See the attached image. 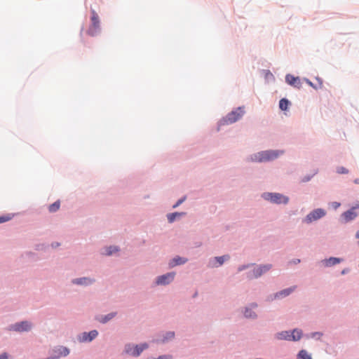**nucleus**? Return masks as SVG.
<instances>
[{"label": "nucleus", "instance_id": "obj_21", "mask_svg": "<svg viewBox=\"0 0 359 359\" xmlns=\"http://www.w3.org/2000/svg\"><path fill=\"white\" fill-rule=\"evenodd\" d=\"M114 316H115V313H111L107 316H102L100 318H98V320L102 323H105L107 321H109V320H111V318H113Z\"/></svg>", "mask_w": 359, "mask_h": 359}, {"label": "nucleus", "instance_id": "obj_11", "mask_svg": "<svg viewBox=\"0 0 359 359\" xmlns=\"http://www.w3.org/2000/svg\"><path fill=\"white\" fill-rule=\"evenodd\" d=\"M285 81L288 84L295 88H300L302 86L301 80L299 77H295L292 75L287 74L285 76Z\"/></svg>", "mask_w": 359, "mask_h": 359}, {"label": "nucleus", "instance_id": "obj_26", "mask_svg": "<svg viewBox=\"0 0 359 359\" xmlns=\"http://www.w3.org/2000/svg\"><path fill=\"white\" fill-rule=\"evenodd\" d=\"M229 258V257L228 255L215 257L216 260L219 262V265H222L224 260H226Z\"/></svg>", "mask_w": 359, "mask_h": 359}, {"label": "nucleus", "instance_id": "obj_22", "mask_svg": "<svg viewBox=\"0 0 359 359\" xmlns=\"http://www.w3.org/2000/svg\"><path fill=\"white\" fill-rule=\"evenodd\" d=\"M299 359H312L311 355L305 351L302 350L298 354Z\"/></svg>", "mask_w": 359, "mask_h": 359}, {"label": "nucleus", "instance_id": "obj_18", "mask_svg": "<svg viewBox=\"0 0 359 359\" xmlns=\"http://www.w3.org/2000/svg\"><path fill=\"white\" fill-rule=\"evenodd\" d=\"M289 105L290 102L285 98L281 99L279 102V107L283 111L287 110L288 109Z\"/></svg>", "mask_w": 359, "mask_h": 359}, {"label": "nucleus", "instance_id": "obj_27", "mask_svg": "<svg viewBox=\"0 0 359 359\" xmlns=\"http://www.w3.org/2000/svg\"><path fill=\"white\" fill-rule=\"evenodd\" d=\"M60 355H67L69 353V350L65 347H61L59 348Z\"/></svg>", "mask_w": 359, "mask_h": 359}, {"label": "nucleus", "instance_id": "obj_3", "mask_svg": "<svg viewBox=\"0 0 359 359\" xmlns=\"http://www.w3.org/2000/svg\"><path fill=\"white\" fill-rule=\"evenodd\" d=\"M148 348L147 344H142L140 345H136L133 346L131 344H127L125 347V351L126 353L133 355L138 356L144 349Z\"/></svg>", "mask_w": 359, "mask_h": 359}, {"label": "nucleus", "instance_id": "obj_36", "mask_svg": "<svg viewBox=\"0 0 359 359\" xmlns=\"http://www.w3.org/2000/svg\"><path fill=\"white\" fill-rule=\"evenodd\" d=\"M355 236L359 238V230L357 231Z\"/></svg>", "mask_w": 359, "mask_h": 359}, {"label": "nucleus", "instance_id": "obj_19", "mask_svg": "<svg viewBox=\"0 0 359 359\" xmlns=\"http://www.w3.org/2000/svg\"><path fill=\"white\" fill-rule=\"evenodd\" d=\"M73 283L75 284L79 285H88L92 283V280L87 278H77L73 280Z\"/></svg>", "mask_w": 359, "mask_h": 359}, {"label": "nucleus", "instance_id": "obj_2", "mask_svg": "<svg viewBox=\"0 0 359 359\" xmlns=\"http://www.w3.org/2000/svg\"><path fill=\"white\" fill-rule=\"evenodd\" d=\"M244 108L238 107L236 110L232 111L224 119V121L226 124H231L239 120L244 114Z\"/></svg>", "mask_w": 359, "mask_h": 359}, {"label": "nucleus", "instance_id": "obj_10", "mask_svg": "<svg viewBox=\"0 0 359 359\" xmlns=\"http://www.w3.org/2000/svg\"><path fill=\"white\" fill-rule=\"evenodd\" d=\"M32 325L27 321H22L19 323H16L13 325V328L17 332H25L28 331L31 329Z\"/></svg>", "mask_w": 359, "mask_h": 359}, {"label": "nucleus", "instance_id": "obj_34", "mask_svg": "<svg viewBox=\"0 0 359 359\" xmlns=\"http://www.w3.org/2000/svg\"><path fill=\"white\" fill-rule=\"evenodd\" d=\"M8 354L6 353L0 355V359H8Z\"/></svg>", "mask_w": 359, "mask_h": 359}, {"label": "nucleus", "instance_id": "obj_35", "mask_svg": "<svg viewBox=\"0 0 359 359\" xmlns=\"http://www.w3.org/2000/svg\"><path fill=\"white\" fill-rule=\"evenodd\" d=\"M321 335H322V334L320 332H314V333H312L311 337H320Z\"/></svg>", "mask_w": 359, "mask_h": 359}, {"label": "nucleus", "instance_id": "obj_17", "mask_svg": "<svg viewBox=\"0 0 359 359\" xmlns=\"http://www.w3.org/2000/svg\"><path fill=\"white\" fill-rule=\"evenodd\" d=\"M186 261V259L177 257L172 259V261L170 262V266L172 267L177 265L182 264L185 263Z\"/></svg>", "mask_w": 359, "mask_h": 359}, {"label": "nucleus", "instance_id": "obj_9", "mask_svg": "<svg viewBox=\"0 0 359 359\" xmlns=\"http://www.w3.org/2000/svg\"><path fill=\"white\" fill-rule=\"evenodd\" d=\"M175 273L173 272L158 276L156 280L157 285H167L172 282L175 278Z\"/></svg>", "mask_w": 359, "mask_h": 359}, {"label": "nucleus", "instance_id": "obj_23", "mask_svg": "<svg viewBox=\"0 0 359 359\" xmlns=\"http://www.w3.org/2000/svg\"><path fill=\"white\" fill-rule=\"evenodd\" d=\"M184 213L183 212H174V213H171V214H169L168 215V219L169 221V222H173L176 218V217H180L182 215H184Z\"/></svg>", "mask_w": 359, "mask_h": 359}, {"label": "nucleus", "instance_id": "obj_37", "mask_svg": "<svg viewBox=\"0 0 359 359\" xmlns=\"http://www.w3.org/2000/svg\"><path fill=\"white\" fill-rule=\"evenodd\" d=\"M355 183H356V184H359V180H355Z\"/></svg>", "mask_w": 359, "mask_h": 359}, {"label": "nucleus", "instance_id": "obj_16", "mask_svg": "<svg viewBox=\"0 0 359 359\" xmlns=\"http://www.w3.org/2000/svg\"><path fill=\"white\" fill-rule=\"evenodd\" d=\"M276 337L278 339H285L290 341V333L287 331H283L276 334Z\"/></svg>", "mask_w": 359, "mask_h": 359}, {"label": "nucleus", "instance_id": "obj_13", "mask_svg": "<svg viewBox=\"0 0 359 359\" xmlns=\"http://www.w3.org/2000/svg\"><path fill=\"white\" fill-rule=\"evenodd\" d=\"M302 332L301 330L294 329L290 333V341H298L301 339Z\"/></svg>", "mask_w": 359, "mask_h": 359}, {"label": "nucleus", "instance_id": "obj_38", "mask_svg": "<svg viewBox=\"0 0 359 359\" xmlns=\"http://www.w3.org/2000/svg\"><path fill=\"white\" fill-rule=\"evenodd\" d=\"M299 262H300L299 259H297V261L294 262V263H299Z\"/></svg>", "mask_w": 359, "mask_h": 359}, {"label": "nucleus", "instance_id": "obj_8", "mask_svg": "<svg viewBox=\"0 0 359 359\" xmlns=\"http://www.w3.org/2000/svg\"><path fill=\"white\" fill-rule=\"evenodd\" d=\"M356 209H359V204L355 205L352 208L341 215V217L346 222L354 219L358 216V213L355 212Z\"/></svg>", "mask_w": 359, "mask_h": 359}, {"label": "nucleus", "instance_id": "obj_7", "mask_svg": "<svg viewBox=\"0 0 359 359\" xmlns=\"http://www.w3.org/2000/svg\"><path fill=\"white\" fill-rule=\"evenodd\" d=\"M325 215V211L323 209L318 208V209L313 210L311 213H309L306 216L305 221L307 223H311L313 221L317 220V219L323 217Z\"/></svg>", "mask_w": 359, "mask_h": 359}, {"label": "nucleus", "instance_id": "obj_20", "mask_svg": "<svg viewBox=\"0 0 359 359\" xmlns=\"http://www.w3.org/2000/svg\"><path fill=\"white\" fill-rule=\"evenodd\" d=\"M60 201H57L55 203H53V204H51L49 207H48V210L50 212H56L57 210H59L60 208Z\"/></svg>", "mask_w": 359, "mask_h": 359}, {"label": "nucleus", "instance_id": "obj_6", "mask_svg": "<svg viewBox=\"0 0 359 359\" xmlns=\"http://www.w3.org/2000/svg\"><path fill=\"white\" fill-rule=\"evenodd\" d=\"M266 199L271 201L275 203H287L288 202V198L280 194H266L264 195Z\"/></svg>", "mask_w": 359, "mask_h": 359}, {"label": "nucleus", "instance_id": "obj_40", "mask_svg": "<svg viewBox=\"0 0 359 359\" xmlns=\"http://www.w3.org/2000/svg\"><path fill=\"white\" fill-rule=\"evenodd\" d=\"M358 244H359V241H358Z\"/></svg>", "mask_w": 359, "mask_h": 359}, {"label": "nucleus", "instance_id": "obj_5", "mask_svg": "<svg viewBox=\"0 0 359 359\" xmlns=\"http://www.w3.org/2000/svg\"><path fill=\"white\" fill-rule=\"evenodd\" d=\"M271 268V264H266L263 266H257L254 267V269L248 272V278H258L262 276L263 273L268 271Z\"/></svg>", "mask_w": 359, "mask_h": 359}, {"label": "nucleus", "instance_id": "obj_15", "mask_svg": "<svg viewBox=\"0 0 359 359\" xmlns=\"http://www.w3.org/2000/svg\"><path fill=\"white\" fill-rule=\"evenodd\" d=\"M295 289V287H290L285 289L282 291H280L278 293L276 294V297H286L289 295L292 292H293Z\"/></svg>", "mask_w": 359, "mask_h": 359}, {"label": "nucleus", "instance_id": "obj_32", "mask_svg": "<svg viewBox=\"0 0 359 359\" xmlns=\"http://www.w3.org/2000/svg\"><path fill=\"white\" fill-rule=\"evenodd\" d=\"M332 206L334 209H337L340 206V203L338 202L332 203Z\"/></svg>", "mask_w": 359, "mask_h": 359}, {"label": "nucleus", "instance_id": "obj_30", "mask_svg": "<svg viewBox=\"0 0 359 359\" xmlns=\"http://www.w3.org/2000/svg\"><path fill=\"white\" fill-rule=\"evenodd\" d=\"M174 337V332H168L167 334V336L165 337V339H163L162 341L164 342L166 339H172Z\"/></svg>", "mask_w": 359, "mask_h": 359}, {"label": "nucleus", "instance_id": "obj_28", "mask_svg": "<svg viewBox=\"0 0 359 359\" xmlns=\"http://www.w3.org/2000/svg\"><path fill=\"white\" fill-rule=\"evenodd\" d=\"M339 174H347L348 170L344 167H339L337 170Z\"/></svg>", "mask_w": 359, "mask_h": 359}, {"label": "nucleus", "instance_id": "obj_14", "mask_svg": "<svg viewBox=\"0 0 359 359\" xmlns=\"http://www.w3.org/2000/svg\"><path fill=\"white\" fill-rule=\"evenodd\" d=\"M341 262V259L336 257H330L328 259H325L323 261V263L325 266H330L332 265H335L337 264H339Z\"/></svg>", "mask_w": 359, "mask_h": 359}, {"label": "nucleus", "instance_id": "obj_31", "mask_svg": "<svg viewBox=\"0 0 359 359\" xmlns=\"http://www.w3.org/2000/svg\"><path fill=\"white\" fill-rule=\"evenodd\" d=\"M185 200V197L183 198H181L180 199L175 205H173V208H175L176 207H177L178 205H180L181 203H182Z\"/></svg>", "mask_w": 359, "mask_h": 359}, {"label": "nucleus", "instance_id": "obj_29", "mask_svg": "<svg viewBox=\"0 0 359 359\" xmlns=\"http://www.w3.org/2000/svg\"><path fill=\"white\" fill-rule=\"evenodd\" d=\"M11 217L9 215L0 216V224L9 221Z\"/></svg>", "mask_w": 359, "mask_h": 359}, {"label": "nucleus", "instance_id": "obj_4", "mask_svg": "<svg viewBox=\"0 0 359 359\" xmlns=\"http://www.w3.org/2000/svg\"><path fill=\"white\" fill-rule=\"evenodd\" d=\"M91 26L88 30V34L90 36H95L100 30V20L98 15L95 11H92Z\"/></svg>", "mask_w": 359, "mask_h": 359}, {"label": "nucleus", "instance_id": "obj_39", "mask_svg": "<svg viewBox=\"0 0 359 359\" xmlns=\"http://www.w3.org/2000/svg\"><path fill=\"white\" fill-rule=\"evenodd\" d=\"M252 306L253 307H256L257 306V304H252Z\"/></svg>", "mask_w": 359, "mask_h": 359}, {"label": "nucleus", "instance_id": "obj_24", "mask_svg": "<svg viewBox=\"0 0 359 359\" xmlns=\"http://www.w3.org/2000/svg\"><path fill=\"white\" fill-rule=\"evenodd\" d=\"M117 251H118V248L116 247L110 246V247L106 248L105 252H103V254H104L106 255H111L114 252H117Z\"/></svg>", "mask_w": 359, "mask_h": 359}, {"label": "nucleus", "instance_id": "obj_12", "mask_svg": "<svg viewBox=\"0 0 359 359\" xmlns=\"http://www.w3.org/2000/svg\"><path fill=\"white\" fill-rule=\"evenodd\" d=\"M98 334V332L97 330H92L88 333L84 332L82 334L81 341H92L93 339H95Z\"/></svg>", "mask_w": 359, "mask_h": 359}, {"label": "nucleus", "instance_id": "obj_25", "mask_svg": "<svg viewBox=\"0 0 359 359\" xmlns=\"http://www.w3.org/2000/svg\"><path fill=\"white\" fill-rule=\"evenodd\" d=\"M244 315L246 318H255L256 315L254 312L251 311L249 308H246Z\"/></svg>", "mask_w": 359, "mask_h": 359}, {"label": "nucleus", "instance_id": "obj_1", "mask_svg": "<svg viewBox=\"0 0 359 359\" xmlns=\"http://www.w3.org/2000/svg\"><path fill=\"white\" fill-rule=\"evenodd\" d=\"M283 151L268 150L257 153L254 156L252 160L257 162L271 161L276 158Z\"/></svg>", "mask_w": 359, "mask_h": 359}, {"label": "nucleus", "instance_id": "obj_33", "mask_svg": "<svg viewBox=\"0 0 359 359\" xmlns=\"http://www.w3.org/2000/svg\"><path fill=\"white\" fill-rule=\"evenodd\" d=\"M304 81L307 83L309 84L310 86L314 88H316V86H314V85L313 84V83L311 81H310L309 79H304Z\"/></svg>", "mask_w": 359, "mask_h": 359}]
</instances>
